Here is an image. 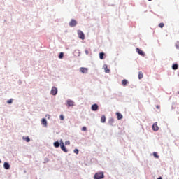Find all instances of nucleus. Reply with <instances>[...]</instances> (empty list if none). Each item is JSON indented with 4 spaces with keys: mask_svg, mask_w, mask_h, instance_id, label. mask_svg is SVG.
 Here are the masks:
<instances>
[{
    "mask_svg": "<svg viewBox=\"0 0 179 179\" xmlns=\"http://www.w3.org/2000/svg\"><path fill=\"white\" fill-rule=\"evenodd\" d=\"M59 58H60V59H62V58H64V53L60 52V53H59Z\"/></svg>",
    "mask_w": 179,
    "mask_h": 179,
    "instance_id": "nucleus-23",
    "label": "nucleus"
},
{
    "mask_svg": "<svg viewBox=\"0 0 179 179\" xmlns=\"http://www.w3.org/2000/svg\"><path fill=\"white\" fill-rule=\"evenodd\" d=\"M153 155L157 158L159 159V155H157V152H154Z\"/></svg>",
    "mask_w": 179,
    "mask_h": 179,
    "instance_id": "nucleus-26",
    "label": "nucleus"
},
{
    "mask_svg": "<svg viewBox=\"0 0 179 179\" xmlns=\"http://www.w3.org/2000/svg\"><path fill=\"white\" fill-rule=\"evenodd\" d=\"M85 54H86L87 55H89V51H88V50H85Z\"/></svg>",
    "mask_w": 179,
    "mask_h": 179,
    "instance_id": "nucleus-31",
    "label": "nucleus"
},
{
    "mask_svg": "<svg viewBox=\"0 0 179 179\" xmlns=\"http://www.w3.org/2000/svg\"><path fill=\"white\" fill-rule=\"evenodd\" d=\"M105 72L106 73H110V69L107 67V66H105Z\"/></svg>",
    "mask_w": 179,
    "mask_h": 179,
    "instance_id": "nucleus-20",
    "label": "nucleus"
},
{
    "mask_svg": "<svg viewBox=\"0 0 179 179\" xmlns=\"http://www.w3.org/2000/svg\"><path fill=\"white\" fill-rule=\"evenodd\" d=\"M136 52H138V54H139V55H141V57H145V52L143 51L142 50L139 49V48H136Z\"/></svg>",
    "mask_w": 179,
    "mask_h": 179,
    "instance_id": "nucleus-5",
    "label": "nucleus"
},
{
    "mask_svg": "<svg viewBox=\"0 0 179 179\" xmlns=\"http://www.w3.org/2000/svg\"><path fill=\"white\" fill-rule=\"evenodd\" d=\"M78 33V36L79 37V38H80V40H85V34H83V32L80 30H78L77 31Z\"/></svg>",
    "mask_w": 179,
    "mask_h": 179,
    "instance_id": "nucleus-2",
    "label": "nucleus"
},
{
    "mask_svg": "<svg viewBox=\"0 0 179 179\" xmlns=\"http://www.w3.org/2000/svg\"><path fill=\"white\" fill-rule=\"evenodd\" d=\"M65 145H71V142L69 141H67L65 142Z\"/></svg>",
    "mask_w": 179,
    "mask_h": 179,
    "instance_id": "nucleus-28",
    "label": "nucleus"
},
{
    "mask_svg": "<svg viewBox=\"0 0 179 179\" xmlns=\"http://www.w3.org/2000/svg\"><path fill=\"white\" fill-rule=\"evenodd\" d=\"M148 1H152V0H148Z\"/></svg>",
    "mask_w": 179,
    "mask_h": 179,
    "instance_id": "nucleus-35",
    "label": "nucleus"
},
{
    "mask_svg": "<svg viewBox=\"0 0 179 179\" xmlns=\"http://www.w3.org/2000/svg\"><path fill=\"white\" fill-rule=\"evenodd\" d=\"M55 148H59V142L56 141L54 143Z\"/></svg>",
    "mask_w": 179,
    "mask_h": 179,
    "instance_id": "nucleus-19",
    "label": "nucleus"
},
{
    "mask_svg": "<svg viewBox=\"0 0 179 179\" xmlns=\"http://www.w3.org/2000/svg\"><path fill=\"white\" fill-rule=\"evenodd\" d=\"M109 124H110V125H113V124H114V119H110Z\"/></svg>",
    "mask_w": 179,
    "mask_h": 179,
    "instance_id": "nucleus-22",
    "label": "nucleus"
},
{
    "mask_svg": "<svg viewBox=\"0 0 179 179\" xmlns=\"http://www.w3.org/2000/svg\"><path fill=\"white\" fill-rule=\"evenodd\" d=\"M3 167L6 170H9V169H10V165H9V163L8 162H4Z\"/></svg>",
    "mask_w": 179,
    "mask_h": 179,
    "instance_id": "nucleus-10",
    "label": "nucleus"
},
{
    "mask_svg": "<svg viewBox=\"0 0 179 179\" xmlns=\"http://www.w3.org/2000/svg\"><path fill=\"white\" fill-rule=\"evenodd\" d=\"M104 178V173L103 172H97L94 176V179H103Z\"/></svg>",
    "mask_w": 179,
    "mask_h": 179,
    "instance_id": "nucleus-1",
    "label": "nucleus"
},
{
    "mask_svg": "<svg viewBox=\"0 0 179 179\" xmlns=\"http://www.w3.org/2000/svg\"><path fill=\"white\" fill-rule=\"evenodd\" d=\"M76 24H78V22L75 20H71V22H69L70 27H75Z\"/></svg>",
    "mask_w": 179,
    "mask_h": 179,
    "instance_id": "nucleus-4",
    "label": "nucleus"
},
{
    "mask_svg": "<svg viewBox=\"0 0 179 179\" xmlns=\"http://www.w3.org/2000/svg\"><path fill=\"white\" fill-rule=\"evenodd\" d=\"M101 122H102L103 124H104V122H106V116H104V115L101 116Z\"/></svg>",
    "mask_w": 179,
    "mask_h": 179,
    "instance_id": "nucleus-16",
    "label": "nucleus"
},
{
    "mask_svg": "<svg viewBox=\"0 0 179 179\" xmlns=\"http://www.w3.org/2000/svg\"><path fill=\"white\" fill-rule=\"evenodd\" d=\"M156 108H157L158 110L160 108V106L159 105H157V106H156Z\"/></svg>",
    "mask_w": 179,
    "mask_h": 179,
    "instance_id": "nucleus-32",
    "label": "nucleus"
},
{
    "mask_svg": "<svg viewBox=\"0 0 179 179\" xmlns=\"http://www.w3.org/2000/svg\"><path fill=\"white\" fill-rule=\"evenodd\" d=\"M13 101V100H12V99H10V100H8L7 101V103H8V104H12V102Z\"/></svg>",
    "mask_w": 179,
    "mask_h": 179,
    "instance_id": "nucleus-27",
    "label": "nucleus"
},
{
    "mask_svg": "<svg viewBox=\"0 0 179 179\" xmlns=\"http://www.w3.org/2000/svg\"><path fill=\"white\" fill-rule=\"evenodd\" d=\"M91 110H92V111H97V110H99V106L96 103L92 105L91 107Z\"/></svg>",
    "mask_w": 179,
    "mask_h": 179,
    "instance_id": "nucleus-7",
    "label": "nucleus"
},
{
    "mask_svg": "<svg viewBox=\"0 0 179 179\" xmlns=\"http://www.w3.org/2000/svg\"><path fill=\"white\" fill-rule=\"evenodd\" d=\"M57 93H58V90L57 89V87H52L50 91V94H52V96H55L57 95Z\"/></svg>",
    "mask_w": 179,
    "mask_h": 179,
    "instance_id": "nucleus-3",
    "label": "nucleus"
},
{
    "mask_svg": "<svg viewBox=\"0 0 179 179\" xmlns=\"http://www.w3.org/2000/svg\"><path fill=\"white\" fill-rule=\"evenodd\" d=\"M61 142H62V145H61L62 150H63V152H64L65 153H68V150L66 149V148L64 145V142H62V141H61Z\"/></svg>",
    "mask_w": 179,
    "mask_h": 179,
    "instance_id": "nucleus-6",
    "label": "nucleus"
},
{
    "mask_svg": "<svg viewBox=\"0 0 179 179\" xmlns=\"http://www.w3.org/2000/svg\"><path fill=\"white\" fill-rule=\"evenodd\" d=\"M99 58L100 59H104V52L99 53Z\"/></svg>",
    "mask_w": 179,
    "mask_h": 179,
    "instance_id": "nucleus-18",
    "label": "nucleus"
},
{
    "mask_svg": "<svg viewBox=\"0 0 179 179\" xmlns=\"http://www.w3.org/2000/svg\"><path fill=\"white\" fill-rule=\"evenodd\" d=\"M23 139H24L26 141V142L30 141V138L29 137L23 138Z\"/></svg>",
    "mask_w": 179,
    "mask_h": 179,
    "instance_id": "nucleus-25",
    "label": "nucleus"
},
{
    "mask_svg": "<svg viewBox=\"0 0 179 179\" xmlns=\"http://www.w3.org/2000/svg\"><path fill=\"white\" fill-rule=\"evenodd\" d=\"M0 163H2V162L0 160Z\"/></svg>",
    "mask_w": 179,
    "mask_h": 179,
    "instance_id": "nucleus-34",
    "label": "nucleus"
},
{
    "mask_svg": "<svg viewBox=\"0 0 179 179\" xmlns=\"http://www.w3.org/2000/svg\"><path fill=\"white\" fill-rule=\"evenodd\" d=\"M178 94H179V91L178 92Z\"/></svg>",
    "mask_w": 179,
    "mask_h": 179,
    "instance_id": "nucleus-33",
    "label": "nucleus"
},
{
    "mask_svg": "<svg viewBox=\"0 0 179 179\" xmlns=\"http://www.w3.org/2000/svg\"><path fill=\"white\" fill-rule=\"evenodd\" d=\"M43 125H44L45 127H47V120L45 119H42V121H41Z\"/></svg>",
    "mask_w": 179,
    "mask_h": 179,
    "instance_id": "nucleus-17",
    "label": "nucleus"
},
{
    "mask_svg": "<svg viewBox=\"0 0 179 179\" xmlns=\"http://www.w3.org/2000/svg\"><path fill=\"white\" fill-rule=\"evenodd\" d=\"M172 69H173V71H176L177 69H178V64H174L172 65Z\"/></svg>",
    "mask_w": 179,
    "mask_h": 179,
    "instance_id": "nucleus-14",
    "label": "nucleus"
},
{
    "mask_svg": "<svg viewBox=\"0 0 179 179\" xmlns=\"http://www.w3.org/2000/svg\"><path fill=\"white\" fill-rule=\"evenodd\" d=\"M153 131H159V126H157V122H155L152 125Z\"/></svg>",
    "mask_w": 179,
    "mask_h": 179,
    "instance_id": "nucleus-8",
    "label": "nucleus"
},
{
    "mask_svg": "<svg viewBox=\"0 0 179 179\" xmlns=\"http://www.w3.org/2000/svg\"><path fill=\"white\" fill-rule=\"evenodd\" d=\"M116 115H117V120H122L123 116L121 113H120V112H117Z\"/></svg>",
    "mask_w": 179,
    "mask_h": 179,
    "instance_id": "nucleus-11",
    "label": "nucleus"
},
{
    "mask_svg": "<svg viewBox=\"0 0 179 179\" xmlns=\"http://www.w3.org/2000/svg\"><path fill=\"white\" fill-rule=\"evenodd\" d=\"M74 153H76V155H79V150H78V149H75L74 150Z\"/></svg>",
    "mask_w": 179,
    "mask_h": 179,
    "instance_id": "nucleus-24",
    "label": "nucleus"
},
{
    "mask_svg": "<svg viewBox=\"0 0 179 179\" xmlns=\"http://www.w3.org/2000/svg\"><path fill=\"white\" fill-rule=\"evenodd\" d=\"M143 78V73L142 71L138 72V79H142Z\"/></svg>",
    "mask_w": 179,
    "mask_h": 179,
    "instance_id": "nucleus-15",
    "label": "nucleus"
},
{
    "mask_svg": "<svg viewBox=\"0 0 179 179\" xmlns=\"http://www.w3.org/2000/svg\"><path fill=\"white\" fill-rule=\"evenodd\" d=\"M159 27H160L161 29H163V27H164V23H163V22L159 23Z\"/></svg>",
    "mask_w": 179,
    "mask_h": 179,
    "instance_id": "nucleus-21",
    "label": "nucleus"
},
{
    "mask_svg": "<svg viewBox=\"0 0 179 179\" xmlns=\"http://www.w3.org/2000/svg\"><path fill=\"white\" fill-rule=\"evenodd\" d=\"M80 72H81L82 73H87V69L84 68V67H81L80 69Z\"/></svg>",
    "mask_w": 179,
    "mask_h": 179,
    "instance_id": "nucleus-9",
    "label": "nucleus"
},
{
    "mask_svg": "<svg viewBox=\"0 0 179 179\" xmlns=\"http://www.w3.org/2000/svg\"><path fill=\"white\" fill-rule=\"evenodd\" d=\"M122 86H127V85H128V81L127 80V79H124L122 80Z\"/></svg>",
    "mask_w": 179,
    "mask_h": 179,
    "instance_id": "nucleus-13",
    "label": "nucleus"
},
{
    "mask_svg": "<svg viewBox=\"0 0 179 179\" xmlns=\"http://www.w3.org/2000/svg\"><path fill=\"white\" fill-rule=\"evenodd\" d=\"M73 104H74L73 101H72V100L67 101V106H69V107H72V106H73Z\"/></svg>",
    "mask_w": 179,
    "mask_h": 179,
    "instance_id": "nucleus-12",
    "label": "nucleus"
},
{
    "mask_svg": "<svg viewBox=\"0 0 179 179\" xmlns=\"http://www.w3.org/2000/svg\"><path fill=\"white\" fill-rule=\"evenodd\" d=\"M59 118H60V120H61L62 121H64V115H61L59 116Z\"/></svg>",
    "mask_w": 179,
    "mask_h": 179,
    "instance_id": "nucleus-29",
    "label": "nucleus"
},
{
    "mask_svg": "<svg viewBox=\"0 0 179 179\" xmlns=\"http://www.w3.org/2000/svg\"><path fill=\"white\" fill-rule=\"evenodd\" d=\"M82 131H87V128H86V127H83V128H82Z\"/></svg>",
    "mask_w": 179,
    "mask_h": 179,
    "instance_id": "nucleus-30",
    "label": "nucleus"
}]
</instances>
